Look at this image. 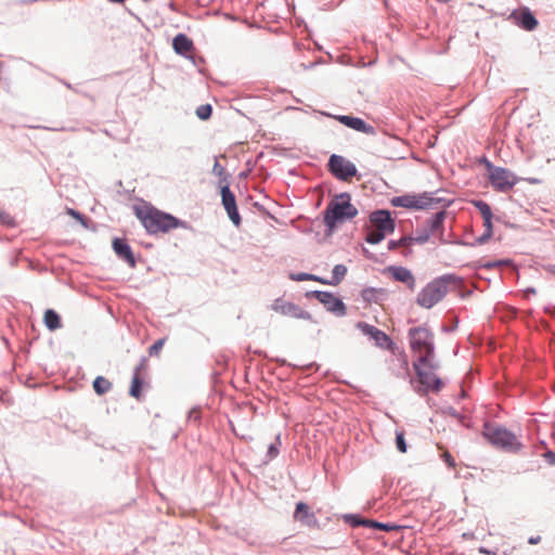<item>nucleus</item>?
Masks as SVG:
<instances>
[{"label":"nucleus","mask_w":555,"mask_h":555,"mask_svg":"<svg viewBox=\"0 0 555 555\" xmlns=\"http://www.w3.org/2000/svg\"><path fill=\"white\" fill-rule=\"evenodd\" d=\"M134 211L143 227L151 234L167 233L172 229L184 227L183 221L152 206H137Z\"/></svg>","instance_id":"obj_1"},{"label":"nucleus","mask_w":555,"mask_h":555,"mask_svg":"<svg viewBox=\"0 0 555 555\" xmlns=\"http://www.w3.org/2000/svg\"><path fill=\"white\" fill-rule=\"evenodd\" d=\"M410 348L416 357L414 362L423 363L428 369H437L435 363L434 334L425 326L409 330Z\"/></svg>","instance_id":"obj_2"},{"label":"nucleus","mask_w":555,"mask_h":555,"mask_svg":"<svg viewBox=\"0 0 555 555\" xmlns=\"http://www.w3.org/2000/svg\"><path fill=\"white\" fill-rule=\"evenodd\" d=\"M357 208L350 203V196L346 193L336 196L328 203L324 211V223L332 232L337 223L356 217Z\"/></svg>","instance_id":"obj_3"},{"label":"nucleus","mask_w":555,"mask_h":555,"mask_svg":"<svg viewBox=\"0 0 555 555\" xmlns=\"http://www.w3.org/2000/svg\"><path fill=\"white\" fill-rule=\"evenodd\" d=\"M482 435L493 447L507 452H517L521 448V443L516 435L504 427L494 424H486Z\"/></svg>","instance_id":"obj_4"},{"label":"nucleus","mask_w":555,"mask_h":555,"mask_svg":"<svg viewBox=\"0 0 555 555\" xmlns=\"http://www.w3.org/2000/svg\"><path fill=\"white\" fill-rule=\"evenodd\" d=\"M413 369L416 374L417 386L415 390L420 395H427L429 391L439 392L444 384L443 382L433 372L434 369L424 366L423 363L413 362Z\"/></svg>","instance_id":"obj_5"},{"label":"nucleus","mask_w":555,"mask_h":555,"mask_svg":"<svg viewBox=\"0 0 555 555\" xmlns=\"http://www.w3.org/2000/svg\"><path fill=\"white\" fill-rule=\"evenodd\" d=\"M448 293V280L440 278L428 283L417 295V304L426 309H430L439 302Z\"/></svg>","instance_id":"obj_6"},{"label":"nucleus","mask_w":555,"mask_h":555,"mask_svg":"<svg viewBox=\"0 0 555 555\" xmlns=\"http://www.w3.org/2000/svg\"><path fill=\"white\" fill-rule=\"evenodd\" d=\"M441 202L431 193L424 192L422 194H404L396 196L391 199V204L396 207H404L412 209H428Z\"/></svg>","instance_id":"obj_7"},{"label":"nucleus","mask_w":555,"mask_h":555,"mask_svg":"<svg viewBox=\"0 0 555 555\" xmlns=\"http://www.w3.org/2000/svg\"><path fill=\"white\" fill-rule=\"evenodd\" d=\"M331 172L338 179L348 180L356 176V166L339 155H332L328 162Z\"/></svg>","instance_id":"obj_8"},{"label":"nucleus","mask_w":555,"mask_h":555,"mask_svg":"<svg viewBox=\"0 0 555 555\" xmlns=\"http://www.w3.org/2000/svg\"><path fill=\"white\" fill-rule=\"evenodd\" d=\"M490 182L496 191L505 192L515 185L516 178L509 170L495 167L490 171Z\"/></svg>","instance_id":"obj_9"},{"label":"nucleus","mask_w":555,"mask_h":555,"mask_svg":"<svg viewBox=\"0 0 555 555\" xmlns=\"http://www.w3.org/2000/svg\"><path fill=\"white\" fill-rule=\"evenodd\" d=\"M357 327L365 335L369 336L372 340H374L375 345L384 348V349H390L393 345L390 337L379 328L370 325L365 322H359L357 324Z\"/></svg>","instance_id":"obj_10"},{"label":"nucleus","mask_w":555,"mask_h":555,"mask_svg":"<svg viewBox=\"0 0 555 555\" xmlns=\"http://www.w3.org/2000/svg\"><path fill=\"white\" fill-rule=\"evenodd\" d=\"M221 199L222 205L234 225L241 224V217L237 211L236 201L234 194L231 192L228 184L221 185Z\"/></svg>","instance_id":"obj_11"},{"label":"nucleus","mask_w":555,"mask_h":555,"mask_svg":"<svg viewBox=\"0 0 555 555\" xmlns=\"http://www.w3.org/2000/svg\"><path fill=\"white\" fill-rule=\"evenodd\" d=\"M293 517H294L295 521H298L301 525L307 526L309 528H319V526H320V522H319L315 514L304 502H298L296 504V508H295Z\"/></svg>","instance_id":"obj_12"},{"label":"nucleus","mask_w":555,"mask_h":555,"mask_svg":"<svg viewBox=\"0 0 555 555\" xmlns=\"http://www.w3.org/2000/svg\"><path fill=\"white\" fill-rule=\"evenodd\" d=\"M313 296L322 302L328 311L344 315L346 313L345 304L335 295L328 292H314Z\"/></svg>","instance_id":"obj_13"},{"label":"nucleus","mask_w":555,"mask_h":555,"mask_svg":"<svg viewBox=\"0 0 555 555\" xmlns=\"http://www.w3.org/2000/svg\"><path fill=\"white\" fill-rule=\"evenodd\" d=\"M371 227L390 234L395 231V222L387 210H377L370 216Z\"/></svg>","instance_id":"obj_14"},{"label":"nucleus","mask_w":555,"mask_h":555,"mask_svg":"<svg viewBox=\"0 0 555 555\" xmlns=\"http://www.w3.org/2000/svg\"><path fill=\"white\" fill-rule=\"evenodd\" d=\"M384 273L397 282L404 283L411 291H414L415 278L409 269L404 267L390 266L385 269Z\"/></svg>","instance_id":"obj_15"},{"label":"nucleus","mask_w":555,"mask_h":555,"mask_svg":"<svg viewBox=\"0 0 555 555\" xmlns=\"http://www.w3.org/2000/svg\"><path fill=\"white\" fill-rule=\"evenodd\" d=\"M515 23L522 29L531 31L538 27V21L528 8H522L512 14Z\"/></svg>","instance_id":"obj_16"},{"label":"nucleus","mask_w":555,"mask_h":555,"mask_svg":"<svg viewBox=\"0 0 555 555\" xmlns=\"http://www.w3.org/2000/svg\"><path fill=\"white\" fill-rule=\"evenodd\" d=\"M113 249L116 253V255L120 259H124L130 267L135 266V259L131 250V247L127 244L125 240L115 238L113 241Z\"/></svg>","instance_id":"obj_17"},{"label":"nucleus","mask_w":555,"mask_h":555,"mask_svg":"<svg viewBox=\"0 0 555 555\" xmlns=\"http://www.w3.org/2000/svg\"><path fill=\"white\" fill-rule=\"evenodd\" d=\"M343 125L354 129L357 131L371 134L374 132V128L367 125L363 119L352 116H339L337 118Z\"/></svg>","instance_id":"obj_18"},{"label":"nucleus","mask_w":555,"mask_h":555,"mask_svg":"<svg viewBox=\"0 0 555 555\" xmlns=\"http://www.w3.org/2000/svg\"><path fill=\"white\" fill-rule=\"evenodd\" d=\"M280 313L294 319L309 320L310 314L299 306L292 302H284L280 306Z\"/></svg>","instance_id":"obj_19"},{"label":"nucleus","mask_w":555,"mask_h":555,"mask_svg":"<svg viewBox=\"0 0 555 555\" xmlns=\"http://www.w3.org/2000/svg\"><path fill=\"white\" fill-rule=\"evenodd\" d=\"M172 47L181 55H188L194 49L193 41L184 34H179L173 38Z\"/></svg>","instance_id":"obj_20"},{"label":"nucleus","mask_w":555,"mask_h":555,"mask_svg":"<svg viewBox=\"0 0 555 555\" xmlns=\"http://www.w3.org/2000/svg\"><path fill=\"white\" fill-rule=\"evenodd\" d=\"M142 370H144V362H142L139 366L135 367L129 391L130 396L135 398L137 400L141 399L142 387L144 384L141 375Z\"/></svg>","instance_id":"obj_21"},{"label":"nucleus","mask_w":555,"mask_h":555,"mask_svg":"<svg viewBox=\"0 0 555 555\" xmlns=\"http://www.w3.org/2000/svg\"><path fill=\"white\" fill-rule=\"evenodd\" d=\"M444 218H446L444 211L437 212L434 217H431L427 221L428 229H426V231H428L429 234H434L438 231H441Z\"/></svg>","instance_id":"obj_22"},{"label":"nucleus","mask_w":555,"mask_h":555,"mask_svg":"<svg viewBox=\"0 0 555 555\" xmlns=\"http://www.w3.org/2000/svg\"><path fill=\"white\" fill-rule=\"evenodd\" d=\"M43 321H44V325L50 330V331H55L57 328L61 327V318L60 315L52 309H48L46 312H44V318H43Z\"/></svg>","instance_id":"obj_23"},{"label":"nucleus","mask_w":555,"mask_h":555,"mask_svg":"<svg viewBox=\"0 0 555 555\" xmlns=\"http://www.w3.org/2000/svg\"><path fill=\"white\" fill-rule=\"evenodd\" d=\"M346 274H347L346 266L336 264L333 269L332 278L330 280H325L324 284L337 285L343 281V279L346 276Z\"/></svg>","instance_id":"obj_24"},{"label":"nucleus","mask_w":555,"mask_h":555,"mask_svg":"<svg viewBox=\"0 0 555 555\" xmlns=\"http://www.w3.org/2000/svg\"><path fill=\"white\" fill-rule=\"evenodd\" d=\"M93 389L99 396H102L112 389V383L104 376H98L93 380Z\"/></svg>","instance_id":"obj_25"},{"label":"nucleus","mask_w":555,"mask_h":555,"mask_svg":"<svg viewBox=\"0 0 555 555\" xmlns=\"http://www.w3.org/2000/svg\"><path fill=\"white\" fill-rule=\"evenodd\" d=\"M354 525L356 526L362 525V526H365V527L377 528V529H380V530H384V531H391V530L399 529V527L396 526V525L383 524V522H377V521L369 520V519H364V520H361V521H356Z\"/></svg>","instance_id":"obj_26"},{"label":"nucleus","mask_w":555,"mask_h":555,"mask_svg":"<svg viewBox=\"0 0 555 555\" xmlns=\"http://www.w3.org/2000/svg\"><path fill=\"white\" fill-rule=\"evenodd\" d=\"M386 235L387 233L370 227L365 236V241L370 244H377L382 242L386 237Z\"/></svg>","instance_id":"obj_27"},{"label":"nucleus","mask_w":555,"mask_h":555,"mask_svg":"<svg viewBox=\"0 0 555 555\" xmlns=\"http://www.w3.org/2000/svg\"><path fill=\"white\" fill-rule=\"evenodd\" d=\"M412 243H413L412 236H405V237H402V238H400L398 241H390L388 243V249L389 250H393V249H396L398 247H408Z\"/></svg>","instance_id":"obj_28"},{"label":"nucleus","mask_w":555,"mask_h":555,"mask_svg":"<svg viewBox=\"0 0 555 555\" xmlns=\"http://www.w3.org/2000/svg\"><path fill=\"white\" fill-rule=\"evenodd\" d=\"M211 105L210 104H204L196 108V116L202 120H207L211 116Z\"/></svg>","instance_id":"obj_29"},{"label":"nucleus","mask_w":555,"mask_h":555,"mask_svg":"<svg viewBox=\"0 0 555 555\" xmlns=\"http://www.w3.org/2000/svg\"><path fill=\"white\" fill-rule=\"evenodd\" d=\"M292 279L295 281H315L321 284L325 283V279L309 273H299L297 275H292Z\"/></svg>","instance_id":"obj_30"},{"label":"nucleus","mask_w":555,"mask_h":555,"mask_svg":"<svg viewBox=\"0 0 555 555\" xmlns=\"http://www.w3.org/2000/svg\"><path fill=\"white\" fill-rule=\"evenodd\" d=\"M475 206L479 210L482 219L492 217V210L491 207L482 201L475 202Z\"/></svg>","instance_id":"obj_31"},{"label":"nucleus","mask_w":555,"mask_h":555,"mask_svg":"<svg viewBox=\"0 0 555 555\" xmlns=\"http://www.w3.org/2000/svg\"><path fill=\"white\" fill-rule=\"evenodd\" d=\"M166 343V338H160L156 340L149 349V354L151 357H158L160 354V351Z\"/></svg>","instance_id":"obj_32"},{"label":"nucleus","mask_w":555,"mask_h":555,"mask_svg":"<svg viewBox=\"0 0 555 555\" xmlns=\"http://www.w3.org/2000/svg\"><path fill=\"white\" fill-rule=\"evenodd\" d=\"M396 446L401 453H405L408 450L404 434L402 431H397L396 434Z\"/></svg>","instance_id":"obj_33"},{"label":"nucleus","mask_w":555,"mask_h":555,"mask_svg":"<svg viewBox=\"0 0 555 555\" xmlns=\"http://www.w3.org/2000/svg\"><path fill=\"white\" fill-rule=\"evenodd\" d=\"M429 237H430L429 232L424 230V231H418L417 235L412 238H413V242H416L418 244H424V243L428 242Z\"/></svg>","instance_id":"obj_34"},{"label":"nucleus","mask_w":555,"mask_h":555,"mask_svg":"<svg viewBox=\"0 0 555 555\" xmlns=\"http://www.w3.org/2000/svg\"><path fill=\"white\" fill-rule=\"evenodd\" d=\"M67 215L78 220L83 227H87L85 217L77 210L73 208L66 209Z\"/></svg>","instance_id":"obj_35"},{"label":"nucleus","mask_w":555,"mask_h":555,"mask_svg":"<svg viewBox=\"0 0 555 555\" xmlns=\"http://www.w3.org/2000/svg\"><path fill=\"white\" fill-rule=\"evenodd\" d=\"M442 457H443V460L446 461V463L448 464L449 467H451V468L455 467V461H454V459L452 457V455L448 451H446L442 454Z\"/></svg>","instance_id":"obj_36"},{"label":"nucleus","mask_w":555,"mask_h":555,"mask_svg":"<svg viewBox=\"0 0 555 555\" xmlns=\"http://www.w3.org/2000/svg\"><path fill=\"white\" fill-rule=\"evenodd\" d=\"M485 231L493 233L492 217L483 219Z\"/></svg>","instance_id":"obj_37"},{"label":"nucleus","mask_w":555,"mask_h":555,"mask_svg":"<svg viewBox=\"0 0 555 555\" xmlns=\"http://www.w3.org/2000/svg\"><path fill=\"white\" fill-rule=\"evenodd\" d=\"M492 234L493 233L485 231V233L480 237L477 238V242L479 244H485L492 236Z\"/></svg>","instance_id":"obj_38"},{"label":"nucleus","mask_w":555,"mask_h":555,"mask_svg":"<svg viewBox=\"0 0 555 555\" xmlns=\"http://www.w3.org/2000/svg\"><path fill=\"white\" fill-rule=\"evenodd\" d=\"M545 456L548 460V463L555 465V452H547Z\"/></svg>","instance_id":"obj_39"},{"label":"nucleus","mask_w":555,"mask_h":555,"mask_svg":"<svg viewBox=\"0 0 555 555\" xmlns=\"http://www.w3.org/2000/svg\"><path fill=\"white\" fill-rule=\"evenodd\" d=\"M223 170H224V169H223V168H222L218 163H216V164H215V166H214V171H215L217 175L221 176V175L223 173Z\"/></svg>","instance_id":"obj_40"},{"label":"nucleus","mask_w":555,"mask_h":555,"mask_svg":"<svg viewBox=\"0 0 555 555\" xmlns=\"http://www.w3.org/2000/svg\"><path fill=\"white\" fill-rule=\"evenodd\" d=\"M540 541H541V537H540V535L531 537V538H529V540H528V542H529L530 544H538V543H540Z\"/></svg>","instance_id":"obj_41"},{"label":"nucleus","mask_w":555,"mask_h":555,"mask_svg":"<svg viewBox=\"0 0 555 555\" xmlns=\"http://www.w3.org/2000/svg\"><path fill=\"white\" fill-rule=\"evenodd\" d=\"M109 2H113V3H122L125 2L126 0H108Z\"/></svg>","instance_id":"obj_42"},{"label":"nucleus","mask_w":555,"mask_h":555,"mask_svg":"<svg viewBox=\"0 0 555 555\" xmlns=\"http://www.w3.org/2000/svg\"><path fill=\"white\" fill-rule=\"evenodd\" d=\"M403 365H404L405 369L409 367V362H408L406 358L403 359Z\"/></svg>","instance_id":"obj_43"},{"label":"nucleus","mask_w":555,"mask_h":555,"mask_svg":"<svg viewBox=\"0 0 555 555\" xmlns=\"http://www.w3.org/2000/svg\"><path fill=\"white\" fill-rule=\"evenodd\" d=\"M273 451H274V446L272 444V446H270V448H269V453H272Z\"/></svg>","instance_id":"obj_44"},{"label":"nucleus","mask_w":555,"mask_h":555,"mask_svg":"<svg viewBox=\"0 0 555 555\" xmlns=\"http://www.w3.org/2000/svg\"><path fill=\"white\" fill-rule=\"evenodd\" d=\"M494 266H495L494 263L493 264L488 263V264H486V268H492Z\"/></svg>","instance_id":"obj_45"},{"label":"nucleus","mask_w":555,"mask_h":555,"mask_svg":"<svg viewBox=\"0 0 555 555\" xmlns=\"http://www.w3.org/2000/svg\"><path fill=\"white\" fill-rule=\"evenodd\" d=\"M440 242L443 243L442 234H440Z\"/></svg>","instance_id":"obj_46"}]
</instances>
